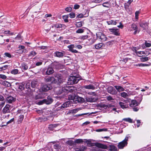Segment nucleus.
<instances>
[{"mask_svg": "<svg viewBox=\"0 0 151 151\" xmlns=\"http://www.w3.org/2000/svg\"><path fill=\"white\" fill-rule=\"evenodd\" d=\"M79 80V78L77 77L74 76H70L68 79V84H73L77 83Z\"/></svg>", "mask_w": 151, "mask_h": 151, "instance_id": "nucleus-6", "label": "nucleus"}, {"mask_svg": "<svg viewBox=\"0 0 151 151\" xmlns=\"http://www.w3.org/2000/svg\"><path fill=\"white\" fill-rule=\"evenodd\" d=\"M140 12L139 11H136L135 12V17L136 19H138L139 14Z\"/></svg>", "mask_w": 151, "mask_h": 151, "instance_id": "nucleus-54", "label": "nucleus"}, {"mask_svg": "<svg viewBox=\"0 0 151 151\" xmlns=\"http://www.w3.org/2000/svg\"><path fill=\"white\" fill-rule=\"evenodd\" d=\"M91 105V104H88L87 105H86L85 106H84L83 107L77 108H76V110H77V111L78 112V111L84 109H93V108L92 107L90 106V105Z\"/></svg>", "mask_w": 151, "mask_h": 151, "instance_id": "nucleus-17", "label": "nucleus"}, {"mask_svg": "<svg viewBox=\"0 0 151 151\" xmlns=\"http://www.w3.org/2000/svg\"><path fill=\"white\" fill-rule=\"evenodd\" d=\"M69 101L66 102L67 104L83 103L85 101V99L82 97L75 96L74 94L69 95L68 97Z\"/></svg>", "mask_w": 151, "mask_h": 151, "instance_id": "nucleus-1", "label": "nucleus"}, {"mask_svg": "<svg viewBox=\"0 0 151 151\" xmlns=\"http://www.w3.org/2000/svg\"><path fill=\"white\" fill-rule=\"evenodd\" d=\"M69 48V50L73 53H78V51L74 48L81 49L82 48V46L81 45L71 44L67 46Z\"/></svg>", "mask_w": 151, "mask_h": 151, "instance_id": "nucleus-4", "label": "nucleus"}, {"mask_svg": "<svg viewBox=\"0 0 151 151\" xmlns=\"http://www.w3.org/2000/svg\"><path fill=\"white\" fill-rule=\"evenodd\" d=\"M2 84L4 86L7 87H9L11 85V84L9 82L6 81H2Z\"/></svg>", "mask_w": 151, "mask_h": 151, "instance_id": "nucleus-30", "label": "nucleus"}, {"mask_svg": "<svg viewBox=\"0 0 151 151\" xmlns=\"http://www.w3.org/2000/svg\"><path fill=\"white\" fill-rule=\"evenodd\" d=\"M37 54V53L35 51H32L29 52L28 56L29 57H32L36 55Z\"/></svg>", "mask_w": 151, "mask_h": 151, "instance_id": "nucleus-37", "label": "nucleus"}, {"mask_svg": "<svg viewBox=\"0 0 151 151\" xmlns=\"http://www.w3.org/2000/svg\"><path fill=\"white\" fill-rule=\"evenodd\" d=\"M145 45L147 47H149L151 46V44L147 42L146 41H145Z\"/></svg>", "mask_w": 151, "mask_h": 151, "instance_id": "nucleus-64", "label": "nucleus"}, {"mask_svg": "<svg viewBox=\"0 0 151 151\" xmlns=\"http://www.w3.org/2000/svg\"><path fill=\"white\" fill-rule=\"evenodd\" d=\"M20 68L22 70V71H23V70H25L28 69V67L27 65V64L25 63H22L20 66Z\"/></svg>", "mask_w": 151, "mask_h": 151, "instance_id": "nucleus-25", "label": "nucleus"}, {"mask_svg": "<svg viewBox=\"0 0 151 151\" xmlns=\"http://www.w3.org/2000/svg\"><path fill=\"white\" fill-rule=\"evenodd\" d=\"M47 118L38 117L36 118V119L39 122H42V121H45L47 120Z\"/></svg>", "mask_w": 151, "mask_h": 151, "instance_id": "nucleus-34", "label": "nucleus"}, {"mask_svg": "<svg viewBox=\"0 0 151 151\" xmlns=\"http://www.w3.org/2000/svg\"><path fill=\"white\" fill-rule=\"evenodd\" d=\"M142 99V95H139L134 97V99L132 100L131 102L132 104H139L141 103Z\"/></svg>", "mask_w": 151, "mask_h": 151, "instance_id": "nucleus-9", "label": "nucleus"}, {"mask_svg": "<svg viewBox=\"0 0 151 151\" xmlns=\"http://www.w3.org/2000/svg\"><path fill=\"white\" fill-rule=\"evenodd\" d=\"M44 97L43 94L42 93L38 94L36 95L34 98L35 99H42Z\"/></svg>", "mask_w": 151, "mask_h": 151, "instance_id": "nucleus-31", "label": "nucleus"}, {"mask_svg": "<svg viewBox=\"0 0 151 151\" xmlns=\"http://www.w3.org/2000/svg\"><path fill=\"white\" fill-rule=\"evenodd\" d=\"M68 15H64L63 17V19H64V21L66 22H68Z\"/></svg>", "mask_w": 151, "mask_h": 151, "instance_id": "nucleus-52", "label": "nucleus"}, {"mask_svg": "<svg viewBox=\"0 0 151 151\" xmlns=\"http://www.w3.org/2000/svg\"><path fill=\"white\" fill-rule=\"evenodd\" d=\"M111 33L116 36H119V29L116 28H112L109 29Z\"/></svg>", "mask_w": 151, "mask_h": 151, "instance_id": "nucleus-12", "label": "nucleus"}, {"mask_svg": "<svg viewBox=\"0 0 151 151\" xmlns=\"http://www.w3.org/2000/svg\"><path fill=\"white\" fill-rule=\"evenodd\" d=\"M97 107L100 110H104L106 109L107 108H111L114 107V106H112L111 104H109V106L107 104H96Z\"/></svg>", "mask_w": 151, "mask_h": 151, "instance_id": "nucleus-11", "label": "nucleus"}, {"mask_svg": "<svg viewBox=\"0 0 151 151\" xmlns=\"http://www.w3.org/2000/svg\"><path fill=\"white\" fill-rule=\"evenodd\" d=\"M120 107L122 109H126L128 108V104H119Z\"/></svg>", "mask_w": 151, "mask_h": 151, "instance_id": "nucleus-48", "label": "nucleus"}, {"mask_svg": "<svg viewBox=\"0 0 151 151\" xmlns=\"http://www.w3.org/2000/svg\"><path fill=\"white\" fill-rule=\"evenodd\" d=\"M66 144L69 145L70 146H72V145L74 144V142L72 140H68L66 142Z\"/></svg>", "mask_w": 151, "mask_h": 151, "instance_id": "nucleus-47", "label": "nucleus"}, {"mask_svg": "<svg viewBox=\"0 0 151 151\" xmlns=\"http://www.w3.org/2000/svg\"><path fill=\"white\" fill-rule=\"evenodd\" d=\"M83 140H84V143H87L88 147L96 146L99 148L104 149H107L108 148L107 146L106 145L98 142H91V139H84Z\"/></svg>", "mask_w": 151, "mask_h": 151, "instance_id": "nucleus-2", "label": "nucleus"}, {"mask_svg": "<svg viewBox=\"0 0 151 151\" xmlns=\"http://www.w3.org/2000/svg\"><path fill=\"white\" fill-rule=\"evenodd\" d=\"M83 87L86 89H89L93 90L95 89V86L91 85L85 86H83Z\"/></svg>", "mask_w": 151, "mask_h": 151, "instance_id": "nucleus-27", "label": "nucleus"}, {"mask_svg": "<svg viewBox=\"0 0 151 151\" xmlns=\"http://www.w3.org/2000/svg\"><path fill=\"white\" fill-rule=\"evenodd\" d=\"M76 26L78 27H81L82 26V23L81 22H77L76 24Z\"/></svg>", "mask_w": 151, "mask_h": 151, "instance_id": "nucleus-57", "label": "nucleus"}, {"mask_svg": "<svg viewBox=\"0 0 151 151\" xmlns=\"http://www.w3.org/2000/svg\"><path fill=\"white\" fill-rule=\"evenodd\" d=\"M6 100L7 103H12L14 102L16 100V99L11 96H10L7 97Z\"/></svg>", "mask_w": 151, "mask_h": 151, "instance_id": "nucleus-14", "label": "nucleus"}, {"mask_svg": "<svg viewBox=\"0 0 151 151\" xmlns=\"http://www.w3.org/2000/svg\"><path fill=\"white\" fill-rule=\"evenodd\" d=\"M147 26V23L144 22H142L140 24V26L143 28H144Z\"/></svg>", "mask_w": 151, "mask_h": 151, "instance_id": "nucleus-39", "label": "nucleus"}, {"mask_svg": "<svg viewBox=\"0 0 151 151\" xmlns=\"http://www.w3.org/2000/svg\"><path fill=\"white\" fill-rule=\"evenodd\" d=\"M54 148L55 149L58 150L59 148V145L58 144H56L54 145Z\"/></svg>", "mask_w": 151, "mask_h": 151, "instance_id": "nucleus-60", "label": "nucleus"}, {"mask_svg": "<svg viewBox=\"0 0 151 151\" xmlns=\"http://www.w3.org/2000/svg\"><path fill=\"white\" fill-rule=\"evenodd\" d=\"M55 56L59 58H61L63 56V53L58 51L54 53Z\"/></svg>", "mask_w": 151, "mask_h": 151, "instance_id": "nucleus-26", "label": "nucleus"}, {"mask_svg": "<svg viewBox=\"0 0 151 151\" xmlns=\"http://www.w3.org/2000/svg\"><path fill=\"white\" fill-rule=\"evenodd\" d=\"M117 148L115 146L113 145L110 147V150L111 151H116Z\"/></svg>", "mask_w": 151, "mask_h": 151, "instance_id": "nucleus-40", "label": "nucleus"}, {"mask_svg": "<svg viewBox=\"0 0 151 151\" xmlns=\"http://www.w3.org/2000/svg\"><path fill=\"white\" fill-rule=\"evenodd\" d=\"M53 100L51 96H48L47 99H43L42 101H40L37 104H50L53 102Z\"/></svg>", "mask_w": 151, "mask_h": 151, "instance_id": "nucleus-10", "label": "nucleus"}, {"mask_svg": "<svg viewBox=\"0 0 151 151\" xmlns=\"http://www.w3.org/2000/svg\"><path fill=\"white\" fill-rule=\"evenodd\" d=\"M70 113H71L73 114H74L77 112V110L76 109H73L69 110Z\"/></svg>", "mask_w": 151, "mask_h": 151, "instance_id": "nucleus-51", "label": "nucleus"}, {"mask_svg": "<svg viewBox=\"0 0 151 151\" xmlns=\"http://www.w3.org/2000/svg\"><path fill=\"white\" fill-rule=\"evenodd\" d=\"M65 10L66 11L68 12H70L72 10V8L70 7H67L65 8Z\"/></svg>", "mask_w": 151, "mask_h": 151, "instance_id": "nucleus-58", "label": "nucleus"}, {"mask_svg": "<svg viewBox=\"0 0 151 151\" xmlns=\"http://www.w3.org/2000/svg\"><path fill=\"white\" fill-rule=\"evenodd\" d=\"M10 106L9 104H6V105L3 109V113L5 114L10 112L9 108Z\"/></svg>", "mask_w": 151, "mask_h": 151, "instance_id": "nucleus-15", "label": "nucleus"}, {"mask_svg": "<svg viewBox=\"0 0 151 151\" xmlns=\"http://www.w3.org/2000/svg\"><path fill=\"white\" fill-rule=\"evenodd\" d=\"M135 52L136 53L138 57H142L144 55H146L145 52L143 51H137L136 49H135Z\"/></svg>", "mask_w": 151, "mask_h": 151, "instance_id": "nucleus-16", "label": "nucleus"}, {"mask_svg": "<svg viewBox=\"0 0 151 151\" xmlns=\"http://www.w3.org/2000/svg\"><path fill=\"white\" fill-rule=\"evenodd\" d=\"M117 20H110L106 22L107 23L108 25H116L117 22Z\"/></svg>", "mask_w": 151, "mask_h": 151, "instance_id": "nucleus-28", "label": "nucleus"}, {"mask_svg": "<svg viewBox=\"0 0 151 151\" xmlns=\"http://www.w3.org/2000/svg\"><path fill=\"white\" fill-rule=\"evenodd\" d=\"M75 142L77 144H80L84 142V141L82 139H76L75 141Z\"/></svg>", "mask_w": 151, "mask_h": 151, "instance_id": "nucleus-36", "label": "nucleus"}, {"mask_svg": "<svg viewBox=\"0 0 151 151\" xmlns=\"http://www.w3.org/2000/svg\"><path fill=\"white\" fill-rule=\"evenodd\" d=\"M4 55H5L4 57H6L9 58L13 57V55H11L8 52H5L4 54Z\"/></svg>", "mask_w": 151, "mask_h": 151, "instance_id": "nucleus-46", "label": "nucleus"}, {"mask_svg": "<svg viewBox=\"0 0 151 151\" xmlns=\"http://www.w3.org/2000/svg\"><path fill=\"white\" fill-rule=\"evenodd\" d=\"M129 96L130 95H134L137 94V92L135 91H129L128 93Z\"/></svg>", "mask_w": 151, "mask_h": 151, "instance_id": "nucleus-41", "label": "nucleus"}, {"mask_svg": "<svg viewBox=\"0 0 151 151\" xmlns=\"http://www.w3.org/2000/svg\"><path fill=\"white\" fill-rule=\"evenodd\" d=\"M104 47V44L102 43H99L95 45V48L97 49H102Z\"/></svg>", "mask_w": 151, "mask_h": 151, "instance_id": "nucleus-19", "label": "nucleus"}, {"mask_svg": "<svg viewBox=\"0 0 151 151\" xmlns=\"http://www.w3.org/2000/svg\"><path fill=\"white\" fill-rule=\"evenodd\" d=\"M150 59V58L145 56L144 55L140 58V60L142 62H145L149 60Z\"/></svg>", "mask_w": 151, "mask_h": 151, "instance_id": "nucleus-21", "label": "nucleus"}, {"mask_svg": "<svg viewBox=\"0 0 151 151\" xmlns=\"http://www.w3.org/2000/svg\"><path fill=\"white\" fill-rule=\"evenodd\" d=\"M0 78L3 79H5L6 78V76L4 75L0 74Z\"/></svg>", "mask_w": 151, "mask_h": 151, "instance_id": "nucleus-62", "label": "nucleus"}, {"mask_svg": "<svg viewBox=\"0 0 151 151\" xmlns=\"http://www.w3.org/2000/svg\"><path fill=\"white\" fill-rule=\"evenodd\" d=\"M58 90H59V91L57 92V93L58 94H60L62 93H63V91H65V90H67V89L66 88H62L61 89V88H57Z\"/></svg>", "mask_w": 151, "mask_h": 151, "instance_id": "nucleus-29", "label": "nucleus"}, {"mask_svg": "<svg viewBox=\"0 0 151 151\" xmlns=\"http://www.w3.org/2000/svg\"><path fill=\"white\" fill-rule=\"evenodd\" d=\"M84 32V30L82 29H80L77 30L76 32L78 33H81Z\"/></svg>", "mask_w": 151, "mask_h": 151, "instance_id": "nucleus-55", "label": "nucleus"}, {"mask_svg": "<svg viewBox=\"0 0 151 151\" xmlns=\"http://www.w3.org/2000/svg\"><path fill=\"white\" fill-rule=\"evenodd\" d=\"M70 104H62V105L56 109V110H62L66 108L67 107L69 106Z\"/></svg>", "mask_w": 151, "mask_h": 151, "instance_id": "nucleus-18", "label": "nucleus"}, {"mask_svg": "<svg viewBox=\"0 0 151 151\" xmlns=\"http://www.w3.org/2000/svg\"><path fill=\"white\" fill-rule=\"evenodd\" d=\"M107 130V129H97L96 130V131L97 132H101L102 131H106Z\"/></svg>", "mask_w": 151, "mask_h": 151, "instance_id": "nucleus-53", "label": "nucleus"}, {"mask_svg": "<svg viewBox=\"0 0 151 151\" xmlns=\"http://www.w3.org/2000/svg\"><path fill=\"white\" fill-rule=\"evenodd\" d=\"M7 67L8 66L7 65H4V66L0 68V69H1L0 70H5L6 69Z\"/></svg>", "mask_w": 151, "mask_h": 151, "instance_id": "nucleus-59", "label": "nucleus"}, {"mask_svg": "<svg viewBox=\"0 0 151 151\" xmlns=\"http://www.w3.org/2000/svg\"><path fill=\"white\" fill-rule=\"evenodd\" d=\"M129 106L132 107L134 111H137L139 108L138 107V104H129Z\"/></svg>", "mask_w": 151, "mask_h": 151, "instance_id": "nucleus-23", "label": "nucleus"}, {"mask_svg": "<svg viewBox=\"0 0 151 151\" xmlns=\"http://www.w3.org/2000/svg\"><path fill=\"white\" fill-rule=\"evenodd\" d=\"M70 17L71 18H73L75 17V14L74 13L72 12L69 14Z\"/></svg>", "mask_w": 151, "mask_h": 151, "instance_id": "nucleus-56", "label": "nucleus"}, {"mask_svg": "<svg viewBox=\"0 0 151 151\" xmlns=\"http://www.w3.org/2000/svg\"><path fill=\"white\" fill-rule=\"evenodd\" d=\"M37 83L35 81H32L31 83V87L32 88H35L37 85Z\"/></svg>", "mask_w": 151, "mask_h": 151, "instance_id": "nucleus-35", "label": "nucleus"}, {"mask_svg": "<svg viewBox=\"0 0 151 151\" xmlns=\"http://www.w3.org/2000/svg\"><path fill=\"white\" fill-rule=\"evenodd\" d=\"M103 6L105 7L109 8L110 6V4L108 2H105L103 3Z\"/></svg>", "mask_w": 151, "mask_h": 151, "instance_id": "nucleus-50", "label": "nucleus"}, {"mask_svg": "<svg viewBox=\"0 0 151 151\" xmlns=\"http://www.w3.org/2000/svg\"><path fill=\"white\" fill-rule=\"evenodd\" d=\"M114 87L119 92L124 91V88L121 86H115Z\"/></svg>", "mask_w": 151, "mask_h": 151, "instance_id": "nucleus-24", "label": "nucleus"}, {"mask_svg": "<svg viewBox=\"0 0 151 151\" xmlns=\"http://www.w3.org/2000/svg\"><path fill=\"white\" fill-rule=\"evenodd\" d=\"M96 41V40L91 38L88 39L86 42V44L87 45H90Z\"/></svg>", "mask_w": 151, "mask_h": 151, "instance_id": "nucleus-20", "label": "nucleus"}, {"mask_svg": "<svg viewBox=\"0 0 151 151\" xmlns=\"http://www.w3.org/2000/svg\"><path fill=\"white\" fill-rule=\"evenodd\" d=\"M88 36L87 35H83L80 36L79 39L81 40H84L88 38Z\"/></svg>", "mask_w": 151, "mask_h": 151, "instance_id": "nucleus-38", "label": "nucleus"}, {"mask_svg": "<svg viewBox=\"0 0 151 151\" xmlns=\"http://www.w3.org/2000/svg\"><path fill=\"white\" fill-rule=\"evenodd\" d=\"M131 28L133 30H134L137 29V27L136 25L134 24H132L131 25ZM132 30V29H129L130 31Z\"/></svg>", "mask_w": 151, "mask_h": 151, "instance_id": "nucleus-44", "label": "nucleus"}, {"mask_svg": "<svg viewBox=\"0 0 151 151\" xmlns=\"http://www.w3.org/2000/svg\"><path fill=\"white\" fill-rule=\"evenodd\" d=\"M86 101L88 102H93L94 101V99L91 98L87 97L86 98Z\"/></svg>", "mask_w": 151, "mask_h": 151, "instance_id": "nucleus-43", "label": "nucleus"}, {"mask_svg": "<svg viewBox=\"0 0 151 151\" xmlns=\"http://www.w3.org/2000/svg\"><path fill=\"white\" fill-rule=\"evenodd\" d=\"M107 91L108 92L111 94H115L116 93L115 89L112 86L109 87L107 89Z\"/></svg>", "mask_w": 151, "mask_h": 151, "instance_id": "nucleus-13", "label": "nucleus"}, {"mask_svg": "<svg viewBox=\"0 0 151 151\" xmlns=\"http://www.w3.org/2000/svg\"><path fill=\"white\" fill-rule=\"evenodd\" d=\"M121 96L124 98H127L129 97L128 94L125 92H122L120 93Z\"/></svg>", "mask_w": 151, "mask_h": 151, "instance_id": "nucleus-32", "label": "nucleus"}, {"mask_svg": "<svg viewBox=\"0 0 151 151\" xmlns=\"http://www.w3.org/2000/svg\"><path fill=\"white\" fill-rule=\"evenodd\" d=\"M93 151H103L102 150L100 149H98L96 147H93L92 149Z\"/></svg>", "mask_w": 151, "mask_h": 151, "instance_id": "nucleus-63", "label": "nucleus"}, {"mask_svg": "<svg viewBox=\"0 0 151 151\" xmlns=\"http://www.w3.org/2000/svg\"><path fill=\"white\" fill-rule=\"evenodd\" d=\"M54 70L52 68L49 67L47 69L46 74L47 75H50L53 73Z\"/></svg>", "mask_w": 151, "mask_h": 151, "instance_id": "nucleus-22", "label": "nucleus"}, {"mask_svg": "<svg viewBox=\"0 0 151 151\" xmlns=\"http://www.w3.org/2000/svg\"><path fill=\"white\" fill-rule=\"evenodd\" d=\"M97 37L101 40L102 42L108 40V38L104 34L101 32H98L96 33Z\"/></svg>", "mask_w": 151, "mask_h": 151, "instance_id": "nucleus-8", "label": "nucleus"}, {"mask_svg": "<svg viewBox=\"0 0 151 151\" xmlns=\"http://www.w3.org/2000/svg\"><path fill=\"white\" fill-rule=\"evenodd\" d=\"M19 70L17 69H15L13 70L12 71L11 73L14 74H16L18 72Z\"/></svg>", "mask_w": 151, "mask_h": 151, "instance_id": "nucleus-49", "label": "nucleus"}, {"mask_svg": "<svg viewBox=\"0 0 151 151\" xmlns=\"http://www.w3.org/2000/svg\"><path fill=\"white\" fill-rule=\"evenodd\" d=\"M129 137L130 136H126L123 140L118 143L117 147L119 149H123L127 146L128 143L127 142Z\"/></svg>", "mask_w": 151, "mask_h": 151, "instance_id": "nucleus-5", "label": "nucleus"}, {"mask_svg": "<svg viewBox=\"0 0 151 151\" xmlns=\"http://www.w3.org/2000/svg\"><path fill=\"white\" fill-rule=\"evenodd\" d=\"M123 120L128 122L130 123H132V119L129 118H124L123 119Z\"/></svg>", "mask_w": 151, "mask_h": 151, "instance_id": "nucleus-42", "label": "nucleus"}, {"mask_svg": "<svg viewBox=\"0 0 151 151\" xmlns=\"http://www.w3.org/2000/svg\"><path fill=\"white\" fill-rule=\"evenodd\" d=\"M4 97L1 95H0V104H4Z\"/></svg>", "mask_w": 151, "mask_h": 151, "instance_id": "nucleus-45", "label": "nucleus"}, {"mask_svg": "<svg viewBox=\"0 0 151 151\" xmlns=\"http://www.w3.org/2000/svg\"><path fill=\"white\" fill-rule=\"evenodd\" d=\"M45 79L47 82H50L52 83H56L57 82L61 83L63 82L62 77L57 75L55 76V78L53 77H51L47 78Z\"/></svg>", "mask_w": 151, "mask_h": 151, "instance_id": "nucleus-3", "label": "nucleus"}, {"mask_svg": "<svg viewBox=\"0 0 151 151\" xmlns=\"http://www.w3.org/2000/svg\"><path fill=\"white\" fill-rule=\"evenodd\" d=\"M52 88V86L50 84H45L41 86L39 89L40 91L41 92L47 91L50 90Z\"/></svg>", "mask_w": 151, "mask_h": 151, "instance_id": "nucleus-7", "label": "nucleus"}, {"mask_svg": "<svg viewBox=\"0 0 151 151\" xmlns=\"http://www.w3.org/2000/svg\"><path fill=\"white\" fill-rule=\"evenodd\" d=\"M106 99L109 101H111L114 100L113 99L111 96H107Z\"/></svg>", "mask_w": 151, "mask_h": 151, "instance_id": "nucleus-61", "label": "nucleus"}, {"mask_svg": "<svg viewBox=\"0 0 151 151\" xmlns=\"http://www.w3.org/2000/svg\"><path fill=\"white\" fill-rule=\"evenodd\" d=\"M24 118V115H22L19 116V118L18 119L17 122L18 124L21 123L23 121Z\"/></svg>", "mask_w": 151, "mask_h": 151, "instance_id": "nucleus-33", "label": "nucleus"}]
</instances>
